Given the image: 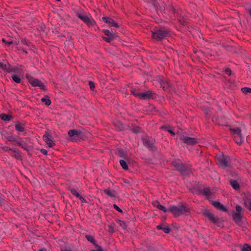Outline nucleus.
I'll return each instance as SVG.
<instances>
[{"label":"nucleus","instance_id":"obj_1","mask_svg":"<svg viewBox=\"0 0 251 251\" xmlns=\"http://www.w3.org/2000/svg\"><path fill=\"white\" fill-rule=\"evenodd\" d=\"M131 92L136 97L143 100L153 99L156 98V96L155 93L151 91L140 92L138 90L133 89L131 91Z\"/></svg>","mask_w":251,"mask_h":251},{"label":"nucleus","instance_id":"obj_2","mask_svg":"<svg viewBox=\"0 0 251 251\" xmlns=\"http://www.w3.org/2000/svg\"><path fill=\"white\" fill-rule=\"evenodd\" d=\"M170 35L169 31L165 28L157 29L152 31V38L156 41H160Z\"/></svg>","mask_w":251,"mask_h":251},{"label":"nucleus","instance_id":"obj_3","mask_svg":"<svg viewBox=\"0 0 251 251\" xmlns=\"http://www.w3.org/2000/svg\"><path fill=\"white\" fill-rule=\"evenodd\" d=\"M173 166L183 175H188L191 173L189 168L185 166L180 160H175L172 162Z\"/></svg>","mask_w":251,"mask_h":251},{"label":"nucleus","instance_id":"obj_4","mask_svg":"<svg viewBox=\"0 0 251 251\" xmlns=\"http://www.w3.org/2000/svg\"><path fill=\"white\" fill-rule=\"evenodd\" d=\"M173 166L183 175H188L191 173L189 168L185 166L180 160H175L172 162Z\"/></svg>","mask_w":251,"mask_h":251},{"label":"nucleus","instance_id":"obj_5","mask_svg":"<svg viewBox=\"0 0 251 251\" xmlns=\"http://www.w3.org/2000/svg\"><path fill=\"white\" fill-rule=\"evenodd\" d=\"M173 166L183 175H188L191 173L189 168L185 166L180 160H175L172 162Z\"/></svg>","mask_w":251,"mask_h":251},{"label":"nucleus","instance_id":"obj_6","mask_svg":"<svg viewBox=\"0 0 251 251\" xmlns=\"http://www.w3.org/2000/svg\"><path fill=\"white\" fill-rule=\"evenodd\" d=\"M229 130L234 137L235 142L237 144H241L244 141V137L241 133V127L230 128Z\"/></svg>","mask_w":251,"mask_h":251},{"label":"nucleus","instance_id":"obj_7","mask_svg":"<svg viewBox=\"0 0 251 251\" xmlns=\"http://www.w3.org/2000/svg\"><path fill=\"white\" fill-rule=\"evenodd\" d=\"M169 212H171L176 216H179L187 212L186 207L182 204L177 205H170L169 207Z\"/></svg>","mask_w":251,"mask_h":251},{"label":"nucleus","instance_id":"obj_8","mask_svg":"<svg viewBox=\"0 0 251 251\" xmlns=\"http://www.w3.org/2000/svg\"><path fill=\"white\" fill-rule=\"evenodd\" d=\"M230 158L228 156L219 154L217 156V164L221 167L226 168L229 166Z\"/></svg>","mask_w":251,"mask_h":251},{"label":"nucleus","instance_id":"obj_9","mask_svg":"<svg viewBox=\"0 0 251 251\" xmlns=\"http://www.w3.org/2000/svg\"><path fill=\"white\" fill-rule=\"evenodd\" d=\"M77 16L88 26H93L96 23L94 19L89 15L83 13H78Z\"/></svg>","mask_w":251,"mask_h":251},{"label":"nucleus","instance_id":"obj_10","mask_svg":"<svg viewBox=\"0 0 251 251\" xmlns=\"http://www.w3.org/2000/svg\"><path fill=\"white\" fill-rule=\"evenodd\" d=\"M30 84L34 87H39L41 89L45 91L46 86L39 79L31 77L28 79Z\"/></svg>","mask_w":251,"mask_h":251},{"label":"nucleus","instance_id":"obj_11","mask_svg":"<svg viewBox=\"0 0 251 251\" xmlns=\"http://www.w3.org/2000/svg\"><path fill=\"white\" fill-rule=\"evenodd\" d=\"M68 135L71 137L72 140H76L77 138L81 137L82 131L77 129L70 130L68 131Z\"/></svg>","mask_w":251,"mask_h":251},{"label":"nucleus","instance_id":"obj_12","mask_svg":"<svg viewBox=\"0 0 251 251\" xmlns=\"http://www.w3.org/2000/svg\"><path fill=\"white\" fill-rule=\"evenodd\" d=\"M103 32L107 36L106 37H103V39L107 43H110L116 37V35L115 33H113L111 31L109 30L104 29L103 30Z\"/></svg>","mask_w":251,"mask_h":251},{"label":"nucleus","instance_id":"obj_13","mask_svg":"<svg viewBox=\"0 0 251 251\" xmlns=\"http://www.w3.org/2000/svg\"><path fill=\"white\" fill-rule=\"evenodd\" d=\"M181 140L183 141L184 143L188 145H194L197 143V140L196 138L186 137L184 136L181 137Z\"/></svg>","mask_w":251,"mask_h":251},{"label":"nucleus","instance_id":"obj_14","mask_svg":"<svg viewBox=\"0 0 251 251\" xmlns=\"http://www.w3.org/2000/svg\"><path fill=\"white\" fill-rule=\"evenodd\" d=\"M43 140L46 142V143L50 147H52L54 145L53 138L52 136L49 133L45 134L43 136Z\"/></svg>","mask_w":251,"mask_h":251},{"label":"nucleus","instance_id":"obj_15","mask_svg":"<svg viewBox=\"0 0 251 251\" xmlns=\"http://www.w3.org/2000/svg\"><path fill=\"white\" fill-rule=\"evenodd\" d=\"M116 154L120 157L126 160H129V157L126 152L123 149L118 148L116 151Z\"/></svg>","mask_w":251,"mask_h":251},{"label":"nucleus","instance_id":"obj_16","mask_svg":"<svg viewBox=\"0 0 251 251\" xmlns=\"http://www.w3.org/2000/svg\"><path fill=\"white\" fill-rule=\"evenodd\" d=\"M154 140L153 139L149 140L148 138H144L143 139L144 145L147 147L149 150H153L154 149Z\"/></svg>","mask_w":251,"mask_h":251},{"label":"nucleus","instance_id":"obj_17","mask_svg":"<svg viewBox=\"0 0 251 251\" xmlns=\"http://www.w3.org/2000/svg\"><path fill=\"white\" fill-rule=\"evenodd\" d=\"M15 127L19 134L25 131V125L24 123L20 122H16L15 124Z\"/></svg>","mask_w":251,"mask_h":251},{"label":"nucleus","instance_id":"obj_18","mask_svg":"<svg viewBox=\"0 0 251 251\" xmlns=\"http://www.w3.org/2000/svg\"><path fill=\"white\" fill-rule=\"evenodd\" d=\"M204 215L213 223H217L219 221V219L215 217L209 211H205L204 213Z\"/></svg>","mask_w":251,"mask_h":251},{"label":"nucleus","instance_id":"obj_19","mask_svg":"<svg viewBox=\"0 0 251 251\" xmlns=\"http://www.w3.org/2000/svg\"><path fill=\"white\" fill-rule=\"evenodd\" d=\"M233 220L238 225L240 226L242 223V216L241 213H233L232 215Z\"/></svg>","mask_w":251,"mask_h":251},{"label":"nucleus","instance_id":"obj_20","mask_svg":"<svg viewBox=\"0 0 251 251\" xmlns=\"http://www.w3.org/2000/svg\"><path fill=\"white\" fill-rule=\"evenodd\" d=\"M102 20L109 24L110 26L114 27H118V24L116 23L112 18L107 17H103L102 18Z\"/></svg>","mask_w":251,"mask_h":251},{"label":"nucleus","instance_id":"obj_21","mask_svg":"<svg viewBox=\"0 0 251 251\" xmlns=\"http://www.w3.org/2000/svg\"><path fill=\"white\" fill-rule=\"evenodd\" d=\"M212 204L217 209L221 211H226V208L220 202L217 201H212Z\"/></svg>","mask_w":251,"mask_h":251},{"label":"nucleus","instance_id":"obj_22","mask_svg":"<svg viewBox=\"0 0 251 251\" xmlns=\"http://www.w3.org/2000/svg\"><path fill=\"white\" fill-rule=\"evenodd\" d=\"M8 73H14L13 74L21 75L23 72L21 67H12L10 66Z\"/></svg>","mask_w":251,"mask_h":251},{"label":"nucleus","instance_id":"obj_23","mask_svg":"<svg viewBox=\"0 0 251 251\" xmlns=\"http://www.w3.org/2000/svg\"><path fill=\"white\" fill-rule=\"evenodd\" d=\"M104 193L111 198L115 197L116 196V193L115 190H111L109 189H105Z\"/></svg>","mask_w":251,"mask_h":251},{"label":"nucleus","instance_id":"obj_24","mask_svg":"<svg viewBox=\"0 0 251 251\" xmlns=\"http://www.w3.org/2000/svg\"><path fill=\"white\" fill-rule=\"evenodd\" d=\"M11 65L8 63L0 62V68L3 70L9 72Z\"/></svg>","mask_w":251,"mask_h":251},{"label":"nucleus","instance_id":"obj_25","mask_svg":"<svg viewBox=\"0 0 251 251\" xmlns=\"http://www.w3.org/2000/svg\"><path fill=\"white\" fill-rule=\"evenodd\" d=\"M201 194L206 197L210 196L212 194V191L209 187H205L201 190Z\"/></svg>","mask_w":251,"mask_h":251},{"label":"nucleus","instance_id":"obj_26","mask_svg":"<svg viewBox=\"0 0 251 251\" xmlns=\"http://www.w3.org/2000/svg\"><path fill=\"white\" fill-rule=\"evenodd\" d=\"M4 138L8 141H16V136L14 134H6L4 135Z\"/></svg>","mask_w":251,"mask_h":251},{"label":"nucleus","instance_id":"obj_27","mask_svg":"<svg viewBox=\"0 0 251 251\" xmlns=\"http://www.w3.org/2000/svg\"><path fill=\"white\" fill-rule=\"evenodd\" d=\"M230 184L235 190H238L239 188V185L237 181L234 179H230L229 180Z\"/></svg>","mask_w":251,"mask_h":251},{"label":"nucleus","instance_id":"obj_28","mask_svg":"<svg viewBox=\"0 0 251 251\" xmlns=\"http://www.w3.org/2000/svg\"><path fill=\"white\" fill-rule=\"evenodd\" d=\"M21 75L12 74L11 78L12 80L17 83H20L21 82V79L20 77Z\"/></svg>","mask_w":251,"mask_h":251},{"label":"nucleus","instance_id":"obj_29","mask_svg":"<svg viewBox=\"0 0 251 251\" xmlns=\"http://www.w3.org/2000/svg\"><path fill=\"white\" fill-rule=\"evenodd\" d=\"M0 118L5 121H9L12 119V116L5 114H1L0 115Z\"/></svg>","mask_w":251,"mask_h":251},{"label":"nucleus","instance_id":"obj_30","mask_svg":"<svg viewBox=\"0 0 251 251\" xmlns=\"http://www.w3.org/2000/svg\"><path fill=\"white\" fill-rule=\"evenodd\" d=\"M126 160L123 159H121L119 161V162H120V164L121 165V166H122V167L124 169V170H127L128 169V165L127 164V162H126Z\"/></svg>","mask_w":251,"mask_h":251},{"label":"nucleus","instance_id":"obj_31","mask_svg":"<svg viewBox=\"0 0 251 251\" xmlns=\"http://www.w3.org/2000/svg\"><path fill=\"white\" fill-rule=\"evenodd\" d=\"M41 101L43 102H45V103L48 106L50 105L51 104V100L47 96L44 98H42L41 99Z\"/></svg>","mask_w":251,"mask_h":251},{"label":"nucleus","instance_id":"obj_32","mask_svg":"<svg viewBox=\"0 0 251 251\" xmlns=\"http://www.w3.org/2000/svg\"><path fill=\"white\" fill-rule=\"evenodd\" d=\"M117 223L123 229H126L127 227L126 223L124 221L118 220L117 221Z\"/></svg>","mask_w":251,"mask_h":251},{"label":"nucleus","instance_id":"obj_33","mask_svg":"<svg viewBox=\"0 0 251 251\" xmlns=\"http://www.w3.org/2000/svg\"><path fill=\"white\" fill-rule=\"evenodd\" d=\"M242 251H251V246L248 244H245L241 248Z\"/></svg>","mask_w":251,"mask_h":251},{"label":"nucleus","instance_id":"obj_34","mask_svg":"<svg viewBox=\"0 0 251 251\" xmlns=\"http://www.w3.org/2000/svg\"><path fill=\"white\" fill-rule=\"evenodd\" d=\"M3 150L6 151H8V152L10 151H12L14 152H17L18 151V149L16 148L12 149L8 147H4L3 148Z\"/></svg>","mask_w":251,"mask_h":251},{"label":"nucleus","instance_id":"obj_35","mask_svg":"<svg viewBox=\"0 0 251 251\" xmlns=\"http://www.w3.org/2000/svg\"><path fill=\"white\" fill-rule=\"evenodd\" d=\"M85 237L87 239V240L88 241H89L90 242H91L92 243H95V239H94V238L93 237V236H92L91 235H86L85 236Z\"/></svg>","mask_w":251,"mask_h":251},{"label":"nucleus","instance_id":"obj_36","mask_svg":"<svg viewBox=\"0 0 251 251\" xmlns=\"http://www.w3.org/2000/svg\"><path fill=\"white\" fill-rule=\"evenodd\" d=\"M241 91L243 93L247 94L251 92V88L249 87H243L241 89Z\"/></svg>","mask_w":251,"mask_h":251},{"label":"nucleus","instance_id":"obj_37","mask_svg":"<svg viewBox=\"0 0 251 251\" xmlns=\"http://www.w3.org/2000/svg\"><path fill=\"white\" fill-rule=\"evenodd\" d=\"M70 191L74 196H76L77 198L80 195L79 194L75 189H70Z\"/></svg>","mask_w":251,"mask_h":251},{"label":"nucleus","instance_id":"obj_38","mask_svg":"<svg viewBox=\"0 0 251 251\" xmlns=\"http://www.w3.org/2000/svg\"><path fill=\"white\" fill-rule=\"evenodd\" d=\"M158 206H159L158 208V209L164 211V212H169V208H166L165 207H164V206L160 204H159V205Z\"/></svg>","mask_w":251,"mask_h":251},{"label":"nucleus","instance_id":"obj_39","mask_svg":"<svg viewBox=\"0 0 251 251\" xmlns=\"http://www.w3.org/2000/svg\"><path fill=\"white\" fill-rule=\"evenodd\" d=\"M163 231L166 233H169L171 231V228L167 225L166 226H164Z\"/></svg>","mask_w":251,"mask_h":251},{"label":"nucleus","instance_id":"obj_40","mask_svg":"<svg viewBox=\"0 0 251 251\" xmlns=\"http://www.w3.org/2000/svg\"><path fill=\"white\" fill-rule=\"evenodd\" d=\"M235 208H236V210L237 211L236 213H241V212L243 211L242 207L239 205H236Z\"/></svg>","mask_w":251,"mask_h":251},{"label":"nucleus","instance_id":"obj_41","mask_svg":"<svg viewBox=\"0 0 251 251\" xmlns=\"http://www.w3.org/2000/svg\"><path fill=\"white\" fill-rule=\"evenodd\" d=\"M108 231L111 233L114 232V231H115L114 227H113V226H112V225L108 226Z\"/></svg>","mask_w":251,"mask_h":251},{"label":"nucleus","instance_id":"obj_42","mask_svg":"<svg viewBox=\"0 0 251 251\" xmlns=\"http://www.w3.org/2000/svg\"><path fill=\"white\" fill-rule=\"evenodd\" d=\"M89 86H90V88L91 89V90H93L95 88V84L92 81H89Z\"/></svg>","mask_w":251,"mask_h":251},{"label":"nucleus","instance_id":"obj_43","mask_svg":"<svg viewBox=\"0 0 251 251\" xmlns=\"http://www.w3.org/2000/svg\"><path fill=\"white\" fill-rule=\"evenodd\" d=\"M164 128H165V130L166 131H167L168 132H169L172 136L175 135V132L172 130L169 129L167 127H165Z\"/></svg>","mask_w":251,"mask_h":251},{"label":"nucleus","instance_id":"obj_44","mask_svg":"<svg viewBox=\"0 0 251 251\" xmlns=\"http://www.w3.org/2000/svg\"><path fill=\"white\" fill-rule=\"evenodd\" d=\"M113 207L118 211L121 213H123V210L121 208H120L116 204H113Z\"/></svg>","mask_w":251,"mask_h":251},{"label":"nucleus","instance_id":"obj_45","mask_svg":"<svg viewBox=\"0 0 251 251\" xmlns=\"http://www.w3.org/2000/svg\"><path fill=\"white\" fill-rule=\"evenodd\" d=\"M152 204L154 207L158 208L159 207L158 206L159 205L160 203L158 201H154L152 202Z\"/></svg>","mask_w":251,"mask_h":251},{"label":"nucleus","instance_id":"obj_46","mask_svg":"<svg viewBox=\"0 0 251 251\" xmlns=\"http://www.w3.org/2000/svg\"><path fill=\"white\" fill-rule=\"evenodd\" d=\"M21 147L24 149L25 150H27V146H26V144L24 142V141H22V146H21Z\"/></svg>","mask_w":251,"mask_h":251},{"label":"nucleus","instance_id":"obj_47","mask_svg":"<svg viewBox=\"0 0 251 251\" xmlns=\"http://www.w3.org/2000/svg\"><path fill=\"white\" fill-rule=\"evenodd\" d=\"M77 198H78L81 201L83 202H86L85 200L81 196L79 195Z\"/></svg>","mask_w":251,"mask_h":251},{"label":"nucleus","instance_id":"obj_48","mask_svg":"<svg viewBox=\"0 0 251 251\" xmlns=\"http://www.w3.org/2000/svg\"><path fill=\"white\" fill-rule=\"evenodd\" d=\"M40 151H41V152H42L44 155L47 154V153H48L47 151L45 150V149H41L40 150Z\"/></svg>","mask_w":251,"mask_h":251},{"label":"nucleus","instance_id":"obj_49","mask_svg":"<svg viewBox=\"0 0 251 251\" xmlns=\"http://www.w3.org/2000/svg\"><path fill=\"white\" fill-rule=\"evenodd\" d=\"M156 227L158 229H161L163 230L164 226L162 225H159L156 226Z\"/></svg>","mask_w":251,"mask_h":251},{"label":"nucleus","instance_id":"obj_50","mask_svg":"<svg viewBox=\"0 0 251 251\" xmlns=\"http://www.w3.org/2000/svg\"><path fill=\"white\" fill-rule=\"evenodd\" d=\"M226 73L227 75H231V70H229V69H226Z\"/></svg>","mask_w":251,"mask_h":251},{"label":"nucleus","instance_id":"obj_51","mask_svg":"<svg viewBox=\"0 0 251 251\" xmlns=\"http://www.w3.org/2000/svg\"><path fill=\"white\" fill-rule=\"evenodd\" d=\"M16 142V144L18 146H19L21 147V146H22V141H15Z\"/></svg>","mask_w":251,"mask_h":251},{"label":"nucleus","instance_id":"obj_52","mask_svg":"<svg viewBox=\"0 0 251 251\" xmlns=\"http://www.w3.org/2000/svg\"><path fill=\"white\" fill-rule=\"evenodd\" d=\"M248 209H249V210L251 211V200H250L249 201Z\"/></svg>","mask_w":251,"mask_h":251},{"label":"nucleus","instance_id":"obj_53","mask_svg":"<svg viewBox=\"0 0 251 251\" xmlns=\"http://www.w3.org/2000/svg\"><path fill=\"white\" fill-rule=\"evenodd\" d=\"M132 131L136 133H139L140 132L139 129H133Z\"/></svg>","mask_w":251,"mask_h":251},{"label":"nucleus","instance_id":"obj_54","mask_svg":"<svg viewBox=\"0 0 251 251\" xmlns=\"http://www.w3.org/2000/svg\"><path fill=\"white\" fill-rule=\"evenodd\" d=\"M169 87L168 84H165L163 86V88L164 89H168V88Z\"/></svg>","mask_w":251,"mask_h":251},{"label":"nucleus","instance_id":"obj_55","mask_svg":"<svg viewBox=\"0 0 251 251\" xmlns=\"http://www.w3.org/2000/svg\"><path fill=\"white\" fill-rule=\"evenodd\" d=\"M6 44L8 45H11L13 44V42L12 41H10L7 42H6Z\"/></svg>","mask_w":251,"mask_h":251},{"label":"nucleus","instance_id":"obj_56","mask_svg":"<svg viewBox=\"0 0 251 251\" xmlns=\"http://www.w3.org/2000/svg\"><path fill=\"white\" fill-rule=\"evenodd\" d=\"M22 42L24 44H27V41H26L25 40H22Z\"/></svg>","mask_w":251,"mask_h":251},{"label":"nucleus","instance_id":"obj_57","mask_svg":"<svg viewBox=\"0 0 251 251\" xmlns=\"http://www.w3.org/2000/svg\"><path fill=\"white\" fill-rule=\"evenodd\" d=\"M97 251H103V249L101 247H99Z\"/></svg>","mask_w":251,"mask_h":251},{"label":"nucleus","instance_id":"obj_58","mask_svg":"<svg viewBox=\"0 0 251 251\" xmlns=\"http://www.w3.org/2000/svg\"><path fill=\"white\" fill-rule=\"evenodd\" d=\"M39 251H48V250L46 249H41L39 250Z\"/></svg>","mask_w":251,"mask_h":251},{"label":"nucleus","instance_id":"obj_59","mask_svg":"<svg viewBox=\"0 0 251 251\" xmlns=\"http://www.w3.org/2000/svg\"><path fill=\"white\" fill-rule=\"evenodd\" d=\"M249 12L250 16H251V7L249 9Z\"/></svg>","mask_w":251,"mask_h":251},{"label":"nucleus","instance_id":"obj_60","mask_svg":"<svg viewBox=\"0 0 251 251\" xmlns=\"http://www.w3.org/2000/svg\"><path fill=\"white\" fill-rule=\"evenodd\" d=\"M2 41L4 43H6V41H5V40L4 39H2Z\"/></svg>","mask_w":251,"mask_h":251},{"label":"nucleus","instance_id":"obj_61","mask_svg":"<svg viewBox=\"0 0 251 251\" xmlns=\"http://www.w3.org/2000/svg\"><path fill=\"white\" fill-rule=\"evenodd\" d=\"M2 203V200L1 199H0V205Z\"/></svg>","mask_w":251,"mask_h":251},{"label":"nucleus","instance_id":"obj_62","mask_svg":"<svg viewBox=\"0 0 251 251\" xmlns=\"http://www.w3.org/2000/svg\"><path fill=\"white\" fill-rule=\"evenodd\" d=\"M24 52H25V53H27V51H26V50H24Z\"/></svg>","mask_w":251,"mask_h":251},{"label":"nucleus","instance_id":"obj_63","mask_svg":"<svg viewBox=\"0 0 251 251\" xmlns=\"http://www.w3.org/2000/svg\"><path fill=\"white\" fill-rule=\"evenodd\" d=\"M92 251H95V250H92Z\"/></svg>","mask_w":251,"mask_h":251},{"label":"nucleus","instance_id":"obj_64","mask_svg":"<svg viewBox=\"0 0 251 251\" xmlns=\"http://www.w3.org/2000/svg\"><path fill=\"white\" fill-rule=\"evenodd\" d=\"M57 1H60V0H57Z\"/></svg>","mask_w":251,"mask_h":251}]
</instances>
